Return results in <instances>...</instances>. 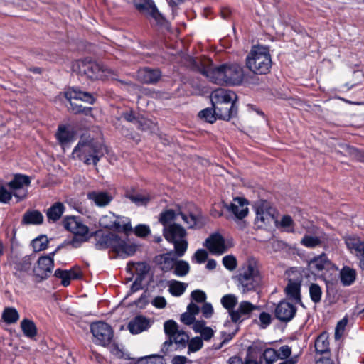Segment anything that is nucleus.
Instances as JSON below:
<instances>
[{
    "label": "nucleus",
    "instance_id": "nucleus-1",
    "mask_svg": "<svg viewBox=\"0 0 364 364\" xmlns=\"http://www.w3.org/2000/svg\"><path fill=\"white\" fill-rule=\"evenodd\" d=\"M191 66L205 76L211 82L219 85H240L244 79L243 68L236 63L215 65L212 60H191Z\"/></svg>",
    "mask_w": 364,
    "mask_h": 364
},
{
    "label": "nucleus",
    "instance_id": "nucleus-2",
    "mask_svg": "<svg viewBox=\"0 0 364 364\" xmlns=\"http://www.w3.org/2000/svg\"><path fill=\"white\" fill-rule=\"evenodd\" d=\"M164 331L166 340L162 343L161 353L166 355L172 351L181 350L186 348L189 335L174 320L164 322Z\"/></svg>",
    "mask_w": 364,
    "mask_h": 364
},
{
    "label": "nucleus",
    "instance_id": "nucleus-3",
    "mask_svg": "<svg viewBox=\"0 0 364 364\" xmlns=\"http://www.w3.org/2000/svg\"><path fill=\"white\" fill-rule=\"evenodd\" d=\"M234 279L242 293L255 291L262 282L257 261L253 257L249 258L239 269Z\"/></svg>",
    "mask_w": 364,
    "mask_h": 364
},
{
    "label": "nucleus",
    "instance_id": "nucleus-4",
    "mask_svg": "<svg viewBox=\"0 0 364 364\" xmlns=\"http://www.w3.org/2000/svg\"><path fill=\"white\" fill-rule=\"evenodd\" d=\"M247 68L255 75H266L271 70L272 61L268 47L254 46L246 57Z\"/></svg>",
    "mask_w": 364,
    "mask_h": 364
},
{
    "label": "nucleus",
    "instance_id": "nucleus-5",
    "mask_svg": "<svg viewBox=\"0 0 364 364\" xmlns=\"http://www.w3.org/2000/svg\"><path fill=\"white\" fill-rule=\"evenodd\" d=\"M106 152V147L93 139H80L73 150L72 156L83 161L86 165L96 166Z\"/></svg>",
    "mask_w": 364,
    "mask_h": 364
},
{
    "label": "nucleus",
    "instance_id": "nucleus-6",
    "mask_svg": "<svg viewBox=\"0 0 364 364\" xmlns=\"http://www.w3.org/2000/svg\"><path fill=\"white\" fill-rule=\"evenodd\" d=\"M163 236L169 243L173 245L174 252L178 257L185 255L188 243L187 232L183 226L173 223L166 228H163Z\"/></svg>",
    "mask_w": 364,
    "mask_h": 364
},
{
    "label": "nucleus",
    "instance_id": "nucleus-7",
    "mask_svg": "<svg viewBox=\"0 0 364 364\" xmlns=\"http://www.w3.org/2000/svg\"><path fill=\"white\" fill-rule=\"evenodd\" d=\"M255 208L256 213L255 223L258 228H263L274 220L275 210L271 207L270 203L267 200L258 201Z\"/></svg>",
    "mask_w": 364,
    "mask_h": 364
},
{
    "label": "nucleus",
    "instance_id": "nucleus-8",
    "mask_svg": "<svg viewBox=\"0 0 364 364\" xmlns=\"http://www.w3.org/2000/svg\"><path fill=\"white\" fill-rule=\"evenodd\" d=\"M90 331L92 333L96 344L102 346L111 343L114 336V331L111 326L104 321H97L90 325Z\"/></svg>",
    "mask_w": 364,
    "mask_h": 364
},
{
    "label": "nucleus",
    "instance_id": "nucleus-9",
    "mask_svg": "<svg viewBox=\"0 0 364 364\" xmlns=\"http://www.w3.org/2000/svg\"><path fill=\"white\" fill-rule=\"evenodd\" d=\"M58 246L55 251L50 252L48 255L39 257L36 265L33 268V274L39 281L46 279L50 277L54 267L53 257L55 252L60 248Z\"/></svg>",
    "mask_w": 364,
    "mask_h": 364
},
{
    "label": "nucleus",
    "instance_id": "nucleus-10",
    "mask_svg": "<svg viewBox=\"0 0 364 364\" xmlns=\"http://www.w3.org/2000/svg\"><path fill=\"white\" fill-rule=\"evenodd\" d=\"M64 228L72 232L73 235L84 237H91L89 228L85 225L81 218L77 216H67L63 220Z\"/></svg>",
    "mask_w": 364,
    "mask_h": 364
},
{
    "label": "nucleus",
    "instance_id": "nucleus-11",
    "mask_svg": "<svg viewBox=\"0 0 364 364\" xmlns=\"http://www.w3.org/2000/svg\"><path fill=\"white\" fill-rule=\"evenodd\" d=\"M133 4L139 12L151 16L157 23H162L165 20L153 0H133Z\"/></svg>",
    "mask_w": 364,
    "mask_h": 364
},
{
    "label": "nucleus",
    "instance_id": "nucleus-12",
    "mask_svg": "<svg viewBox=\"0 0 364 364\" xmlns=\"http://www.w3.org/2000/svg\"><path fill=\"white\" fill-rule=\"evenodd\" d=\"M297 308L285 300L278 303L274 309V316L282 323L291 321L296 316Z\"/></svg>",
    "mask_w": 364,
    "mask_h": 364
},
{
    "label": "nucleus",
    "instance_id": "nucleus-13",
    "mask_svg": "<svg viewBox=\"0 0 364 364\" xmlns=\"http://www.w3.org/2000/svg\"><path fill=\"white\" fill-rule=\"evenodd\" d=\"M35 259V255H26L21 258H16L12 262L14 275L18 277L31 275L33 272L32 264Z\"/></svg>",
    "mask_w": 364,
    "mask_h": 364
},
{
    "label": "nucleus",
    "instance_id": "nucleus-14",
    "mask_svg": "<svg viewBox=\"0 0 364 364\" xmlns=\"http://www.w3.org/2000/svg\"><path fill=\"white\" fill-rule=\"evenodd\" d=\"M117 235L112 232H104L102 230L91 232V237H94L95 240V247L97 250L109 249L112 251Z\"/></svg>",
    "mask_w": 364,
    "mask_h": 364
},
{
    "label": "nucleus",
    "instance_id": "nucleus-15",
    "mask_svg": "<svg viewBox=\"0 0 364 364\" xmlns=\"http://www.w3.org/2000/svg\"><path fill=\"white\" fill-rule=\"evenodd\" d=\"M31 179L28 176L16 174L14 178L8 183L9 188L15 191L13 195L18 198V200H23L27 194V190H22L23 186H28Z\"/></svg>",
    "mask_w": 364,
    "mask_h": 364
},
{
    "label": "nucleus",
    "instance_id": "nucleus-16",
    "mask_svg": "<svg viewBox=\"0 0 364 364\" xmlns=\"http://www.w3.org/2000/svg\"><path fill=\"white\" fill-rule=\"evenodd\" d=\"M204 245L206 246L213 255H221L228 250V247L225 244V240L219 233H214L208 237L205 240Z\"/></svg>",
    "mask_w": 364,
    "mask_h": 364
},
{
    "label": "nucleus",
    "instance_id": "nucleus-17",
    "mask_svg": "<svg viewBox=\"0 0 364 364\" xmlns=\"http://www.w3.org/2000/svg\"><path fill=\"white\" fill-rule=\"evenodd\" d=\"M136 250L137 245L136 244L127 242L126 240L122 239L118 235H117L112 252L118 256L122 258L132 256L136 252Z\"/></svg>",
    "mask_w": 364,
    "mask_h": 364
},
{
    "label": "nucleus",
    "instance_id": "nucleus-18",
    "mask_svg": "<svg viewBox=\"0 0 364 364\" xmlns=\"http://www.w3.org/2000/svg\"><path fill=\"white\" fill-rule=\"evenodd\" d=\"M248 201L242 197H236L233 198L232 203L226 205L228 210L231 213L236 219L242 220L249 212Z\"/></svg>",
    "mask_w": 364,
    "mask_h": 364
},
{
    "label": "nucleus",
    "instance_id": "nucleus-19",
    "mask_svg": "<svg viewBox=\"0 0 364 364\" xmlns=\"http://www.w3.org/2000/svg\"><path fill=\"white\" fill-rule=\"evenodd\" d=\"M237 95L230 90L225 89H217L212 93V103L218 105H232L237 101Z\"/></svg>",
    "mask_w": 364,
    "mask_h": 364
},
{
    "label": "nucleus",
    "instance_id": "nucleus-20",
    "mask_svg": "<svg viewBox=\"0 0 364 364\" xmlns=\"http://www.w3.org/2000/svg\"><path fill=\"white\" fill-rule=\"evenodd\" d=\"M161 77V72L159 69L143 68L138 70L137 78L144 84H155Z\"/></svg>",
    "mask_w": 364,
    "mask_h": 364
},
{
    "label": "nucleus",
    "instance_id": "nucleus-21",
    "mask_svg": "<svg viewBox=\"0 0 364 364\" xmlns=\"http://www.w3.org/2000/svg\"><path fill=\"white\" fill-rule=\"evenodd\" d=\"M103 71L100 65L92 61H82L79 65V72L90 79H97Z\"/></svg>",
    "mask_w": 364,
    "mask_h": 364
},
{
    "label": "nucleus",
    "instance_id": "nucleus-22",
    "mask_svg": "<svg viewBox=\"0 0 364 364\" xmlns=\"http://www.w3.org/2000/svg\"><path fill=\"white\" fill-rule=\"evenodd\" d=\"M150 326L149 320L142 315H139L129 322L127 328L132 334H138L146 331Z\"/></svg>",
    "mask_w": 364,
    "mask_h": 364
},
{
    "label": "nucleus",
    "instance_id": "nucleus-23",
    "mask_svg": "<svg viewBox=\"0 0 364 364\" xmlns=\"http://www.w3.org/2000/svg\"><path fill=\"white\" fill-rule=\"evenodd\" d=\"M258 309L257 306L252 304L251 302L242 301L240 303L237 310L230 312V316L232 321L237 323L240 320L241 316H249L253 310Z\"/></svg>",
    "mask_w": 364,
    "mask_h": 364
},
{
    "label": "nucleus",
    "instance_id": "nucleus-24",
    "mask_svg": "<svg viewBox=\"0 0 364 364\" xmlns=\"http://www.w3.org/2000/svg\"><path fill=\"white\" fill-rule=\"evenodd\" d=\"M315 350L321 355H331L329 336L326 331L321 333L314 342Z\"/></svg>",
    "mask_w": 364,
    "mask_h": 364
},
{
    "label": "nucleus",
    "instance_id": "nucleus-25",
    "mask_svg": "<svg viewBox=\"0 0 364 364\" xmlns=\"http://www.w3.org/2000/svg\"><path fill=\"white\" fill-rule=\"evenodd\" d=\"M229 105H215L217 117L220 119L229 121L231 118L235 117L237 114V106L235 103Z\"/></svg>",
    "mask_w": 364,
    "mask_h": 364
},
{
    "label": "nucleus",
    "instance_id": "nucleus-26",
    "mask_svg": "<svg viewBox=\"0 0 364 364\" xmlns=\"http://www.w3.org/2000/svg\"><path fill=\"white\" fill-rule=\"evenodd\" d=\"M124 196L137 206H146L151 199L149 193L136 192L134 189L127 191Z\"/></svg>",
    "mask_w": 364,
    "mask_h": 364
},
{
    "label": "nucleus",
    "instance_id": "nucleus-27",
    "mask_svg": "<svg viewBox=\"0 0 364 364\" xmlns=\"http://www.w3.org/2000/svg\"><path fill=\"white\" fill-rule=\"evenodd\" d=\"M331 262L325 253L314 257L309 262V267L312 272H319L328 269Z\"/></svg>",
    "mask_w": 364,
    "mask_h": 364
},
{
    "label": "nucleus",
    "instance_id": "nucleus-28",
    "mask_svg": "<svg viewBox=\"0 0 364 364\" xmlns=\"http://www.w3.org/2000/svg\"><path fill=\"white\" fill-rule=\"evenodd\" d=\"M87 198L97 206H107L113 199L111 194L105 191H91L87 193Z\"/></svg>",
    "mask_w": 364,
    "mask_h": 364
},
{
    "label": "nucleus",
    "instance_id": "nucleus-29",
    "mask_svg": "<svg viewBox=\"0 0 364 364\" xmlns=\"http://www.w3.org/2000/svg\"><path fill=\"white\" fill-rule=\"evenodd\" d=\"M156 261L162 272H168L173 269L176 259L172 257L171 252H167L156 257Z\"/></svg>",
    "mask_w": 364,
    "mask_h": 364
},
{
    "label": "nucleus",
    "instance_id": "nucleus-30",
    "mask_svg": "<svg viewBox=\"0 0 364 364\" xmlns=\"http://www.w3.org/2000/svg\"><path fill=\"white\" fill-rule=\"evenodd\" d=\"M287 296L296 303L302 304L301 296V283L289 280L284 289Z\"/></svg>",
    "mask_w": 364,
    "mask_h": 364
},
{
    "label": "nucleus",
    "instance_id": "nucleus-31",
    "mask_svg": "<svg viewBox=\"0 0 364 364\" xmlns=\"http://www.w3.org/2000/svg\"><path fill=\"white\" fill-rule=\"evenodd\" d=\"M65 210V206L62 202H55L46 211V217L49 223L58 221Z\"/></svg>",
    "mask_w": 364,
    "mask_h": 364
},
{
    "label": "nucleus",
    "instance_id": "nucleus-32",
    "mask_svg": "<svg viewBox=\"0 0 364 364\" xmlns=\"http://www.w3.org/2000/svg\"><path fill=\"white\" fill-rule=\"evenodd\" d=\"M340 279L341 284L344 287H348L352 285L357 277L356 271L348 266H344L340 271L339 273Z\"/></svg>",
    "mask_w": 364,
    "mask_h": 364
},
{
    "label": "nucleus",
    "instance_id": "nucleus-33",
    "mask_svg": "<svg viewBox=\"0 0 364 364\" xmlns=\"http://www.w3.org/2000/svg\"><path fill=\"white\" fill-rule=\"evenodd\" d=\"M43 214L37 210H28L23 216L22 223L25 225H41L43 223Z\"/></svg>",
    "mask_w": 364,
    "mask_h": 364
},
{
    "label": "nucleus",
    "instance_id": "nucleus-34",
    "mask_svg": "<svg viewBox=\"0 0 364 364\" xmlns=\"http://www.w3.org/2000/svg\"><path fill=\"white\" fill-rule=\"evenodd\" d=\"M21 328L23 335L28 338H33L38 333L35 323L29 318H23L21 322Z\"/></svg>",
    "mask_w": 364,
    "mask_h": 364
},
{
    "label": "nucleus",
    "instance_id": "nucleus-35",
    "mask_svg": "<svg viewBox=\"0 0 364 364\" xmlns=\"http://www.w3.org/2000/svg\"><path fill=\"white\" fill-rule=\"evenodd\" d=\"M55 136L61 145H65L73 140L74 134L66 126L60 125L58 126Z\"/></svg>",
    "mask_w": 364,
    "mask_h": 364
},
{
    "label": "nucleus",
    "instance_id": "nucleus-36",
    "mask_svg": "<svg viewBox=\"0 0 364 364\" xmlns=\"http://www.w3.org/2000/svg\"><path fill=\"white\" fill-rule=\"evenodd\" d=\"M119 217H116L114 215L112 216L105 215L100 219V225L102 228L119 230L121 228V222Z\"/></svg>",
    "mask_w": 364,
    "mask_h": 364
},
{
    "label": "nucleus",
    "instance_id": "nucleus-37",
    "mask_svg": "<svg viewBox=\"0 0 364 364\" xmlns=\"http://www.w3.org/2000/svg\"><path fill=\"white\" fill-rule=\"evenodd\" d=\"M178 215H181L183 222L188 225V228H193L198 222V215L193 211L180 210Z\"/></svg>",
    "mask_w": 364,
    "mask_h": 364
},
{
    "label": "nucleus",
    "instance_id": "nucleus-38",
    "mask_svg": "<svg viewBox=\"0 0 364 364\" xmlns=\"http://www.w3.org/2000/svg\"><path fill=\"white\" fill-rule=\"evenodd\" d=\"M177 214L172 209L162 211L159 215V222L164 226V228L174 223Z\"/></svg>",
    "mask_w": 364,
    "mask_h": 364
},
{
    "label": "nucleus",
    "instance_id": "nucleus-39",
    "mask_svg": "<svg viewBox=\"0 0 364 364\" xmlns=\"http://www.w3.org/2000/svg\"><path fill=\"white\" fill-rule=\"evenodd\" d=\"M186 287L187 284L177 280L173 279L168 282V291L174 296H181L185 292Z\"/></svg>",
    "mask_w": 364,
    "mask_h": 364
},
{
    "label": "nucleus",
    "instance_id": "nucleus-40",
    "mask_svg": "<svg viewBox=\"0 0 364 364\" xmlns=\"http://www.w3.org/2000/svg\"><path fill=\"white\" fill-rule=\"evenodd\" d=\"M266 344L260 341H254L247 348V355L256 358L258 355H262Z\"/></svg>",
    "mask_w": 364,
    "mask_h": 364
},
{
    "label": "nucleus",
    "instance_id": "nucleus-41",
    "mask_svg": "<svg viewBox=\"0 0 364 364\" xmlns=\"http://www.w3.org/2000/svg\"><path fill=\"white\" fill-rule=\"evenodd\" d=\"M309 293L313 303L316 304L321 302L323 294L321 286L316 283H311L309 286Z\"/></svg>",
    "mask_w": 364,
    "mask_h": 364
},
{
    "label": "nucleus",
    "instance_id": "nucleus-42",
    "mask_svg": "<svg viewBox=\"0 0 364 364\" xmlns=\"http://www.w3.org/2000/svg\"><path fill=\"white\" fill-rule=\"evenodd\" d=\"M19 318L17 310L13 307H6L2 313V319L7 324L16 323Z\"/></svg>",
    "mask_w": 364,
    "mask_h": 364
},
{
    "label": "nucleus",
    "instance_id": "nucleus-43",
    "mask_svg": "<svg viewBox=\"0 0 364 364\" xmlns=\"http://www.w3.org/2000/svg\"><path fill=\"white\" fill-rule=\"evenodd\" d=\"M279 359V355L277 354V351L272 348H264L262 355L259 356V360L263 362L264 360V363L263 364H273Z\"/></svg>",
    "mask_w": 364,
    "mask_h": 364
},
{
    "label": "nucleus",
    "instance_id": "nucleus-44",
    "mask_svg": "<svg viewBox=\"0 0 364 364\" xmlns=\"http://www.w3.org/2000/svg\"><path fill=\"white\" fill-rule=\"evenodd\" d=\"M173 270L176 276L183 277L188 274L190 266L185 260H176Z\"/></svg>",
    "mask_w": 364,
    "mask_h": 364
},
{
    "label": "nucleus",
    "instance_id": "nucleus-45",
    "mask_svg": "<svg viewBox=\"0 0 364 364\" xmlns=\"http://www.w3.org/2000/svg\"><path fill=\"white\" fill-rule=\"evenodd\" d=\"M300 243L307 248H315L322 244V240L319 237L306 234L303 237Z\"/></svg>",
    "mask_w": 364,
    "mask_h": 364
},
{
    "label": "nucleus",
    "instance_id": "nucleus-46",
    "mask_svg": "<svg viewBox=\"0 0 364 364\" xmlns=\"http://www.w3.org/2000/svg\"><path fill=\"white\" fill-rule=\"evenodd\" d=\"M198 117L208 123H213L217 119V114L215 105L213 108H205L198 113Z\"/></svg>",
    "mask_w": 364,
    "mask_h": 364
},
{
    "label": "nucleus",
    "instance_id": "nucleus-47",
    "mask_svg": "<svg viewBox=\"0 0 364 364\" xmlns=\"http://www.w3.org/2000/svg\"><path fill=\"white\" fill-rule=\"evenodd\" d=\"M203 342L200 337L196 336L191 339L189 338L186 346L188 347L187 353L190 355L191 353H196L200 350L203 348Z\"/></svg>",
    "mask_w": 364,
    "mask_h": 364
},
{
    "label": "nucleus",
    "instance_id": "nucleus-48",
    "mask_svg": "<svg viewBox=\"0 0 364 364\" xmlns=\"http://www.w3.org/2000/svg\"><path fill=\"white\" fill-rule=\"evenodd\" d=\"M220 301L223 306L230 313L231 311H234L233 309L237 303V298L234 294H229L223 296Z\"/></svg>",
    "mask_w": 364,
    "mask_h": 364
},
{
    "label": "nucleus",
    "instance_id": "nucleus-49",
    "mask_svg": "<svg viewBox=\"0 0 364 364\" xmlns=\"http://www.w3.org/2000/svg\"><path fill=\"white\" fill-rule=\"evenodd\" d=\"M48 239L46 235H40L32 240V246L34 252H40L48 247Z\"/></svg>",
    "mask_w": 364,
    "mask_h": 364
},
{
    "label": "nucleus",
    "instance_id": "nucleus-50",
    "mask_svg": "<svg viewBox=\"0 0 364 364\" xmlns=\"http://www.w3.org/2000/svg\"><path fill=\"white\" fill-rule=\"evenodd\" d=\"M135 125L139 129L142 131H152L154 124L150 119L144 117H137Z\"/></svg>",
    "mask_w": 364,
    "mask_h": 364
},
{
    "label": "nucleus",
    "instance_id": "nucleus-51",
    "mask_svg": "<svg viewBox=\"0 0 364 364\" xmlns=\"http://www.w3.org/2000/svg\"><path fill=\"white\" fill-rule=\"evenodd\" d=\"M90 238L77 235H73L70 240H65L63 245L70 246L73 248L80 247L82 243L87 242Z\"/></svg>",
    "mask_w": 364,
    "mask_h": 364
},
{
    "label": "nucleus",
    "instance_id": "nucleus-52",
    "mask_svg": "<svg viewBox=\"0 0 364 364\" xmlns=\"http://www.w3.org/2000/svg\"><path fill=\"white\" fill-rule=\"evenodd\" d=\"M85 92L77 87H70L65 92V96L68 101H70L72 99L81 100Z\"/></svg>",
    "mask_w": 364,
    "mask_h": 364
},
{
    "label": "nucleus",
    "instance_id": "nucleus-53",
    "mask_svg": "<svg viewBox=\"0 0 364 364\" xmlns=\"http://www.w3.org/2000/svg\"><path fill=\"white\" fill-rule=\"evenodd\" d=\"M347 247L354 251L355 253L360 252V250L364 247V241H361L358 238H350L346 241Z\"/></svg>",
    "mask_w": 364,
    "mask_h": 364
},
{
    "label": "nucleus",
    "instance_id": "nucleus-54",
    "mask_svg": "<svg viewBox=\"0 0 364 364\" xmlns=\"http://www.w3.org/2000/svg\"><path fill=\"white\" fill-rule=\"evenodd\" d=\"M55 277L61 279V283L64 287H68L70 284V279L68 270L57 269L54 273Z\"/></svg>",
    "mask_w": 364,
    "mask_h": 364
},
{
    "label": "nucleus",
    "instance_id": "nucleus-55",
    "mask_svg": "<svg viewBox=\"0 0 364 364\" xmlns=\"http://www.w3.org/2000/svg\"><path fill=\"white\" fill-rule=\"evenodd\" d=\"M162 357L163 355L141 358L135 364H164Z\"/></svg>",
    "mask_w": 364,
    "mask_h": 364
},
{
    "label": "nucleus",
    "instance_id": "nucleus-56",
    "mask_svg": "<svg viewBox=\"0 0 364 364\" xmlns=\"http://www.w3.org/2000/svg\"><path fill=\"white\" fill-rule=\"evenodd\" d=\"M223 264L227 269L232 271L237 267V259L232 255H226L223 258Z\"/></svg>",
    "mask_w": 364,
    "mask_h": 364
},
{
    "label": "nucleus",
    "instance_id": "nucleus-57",
    "mask_svg": "<svg viewBox=\"0 0 364 364\" xmlns=\"http://www.w3.org/2000/svg\"><path fill=\"white\" fill-rule=\"evenodd\" d=\"M134 232L137 237H144L150 234L151 230L149 225L139 224L134 228Z\"/></svg>",
    "mask_w": 364,
    "mask_h": 364
},
{
    "label": "nucleus",
    "instance_id": "nucleus-58",
    "mask_svg": "<svg viewBox=\"0 0 364 364\" xmlns=\"http://www.w3.org/2000/svg\"><path fill=\"white\" fill-rule=\"evenodd\" d=\"M69 102L70 104V109L75 114L84 113L85 114L88 115L91 112V107H83L82 105H77L72 102L71 100Z\"/></svg>",
    "mask_w": 364,
    "mask_h": 364
},
{
    "label": "nucleus",
    "instance_id": "nucleus-59",
    "mask_svg": "<svg viewBox=\"0 0 364 364\" xmlns=\"http://www.w3.org/2000/svg\"><path fill=\"white\" fill-rule=\"evenodd\" d=\"M208 258V252L204 249H198L194 253L192 260H196V263L202 264L204 263Z\"/></svg>",
    "mask_w": 364,
    "mask_h": 364
},
{
    "label": "nucleus",
    "instance_id": "nucleus-60",
    "mask_svg": "<svg viewBox=\"0 0 364 364\" xmlns=\"http://www.w3.org/2000/svg\"><path fill=\"white\" fill-rule=\"evenodd\" d=\"M136 270L137 272L136 278L143 280L145 276L148 274L149 267L144 262H139L137 263Z\"/></svg>",
    "mask_w": 364,
    "mask_h": 364
},
{
    "label": "nucleus",
    "instance_id": "nucleus-61",
    "mask_svg": "<svg viewBox=\"0 0 364 364\" xmlns=\"http://www.w3.org/2000/svg\"><path fill=\"white\" fill-rule=\"evenodd\" d=\"M348 319L345 317L341 319L336 325L335 330V338L338 339L344 331L345 327L347 325Z\"/></svg>",
    "mask_w": 364,
    "mask_h": 364
},
{
    "label": "nucleus",
    "instance_id": "nucleus-62",
    "mask_svg": "<svg viewBox=\"0 0 364 364\" xmlns=\"http://www.w3.org/2000/svg\"><path fill=\"white\" fill-rule=\"evenodd\" d=\"M191 296L193 300L198 303L205 302L206 299L205 293L200 289L193 291L191 294Z\"/></svg>",
    "mask_w": 364,
    "mask_h": 364
},
{
    "label": "nucleus",
    "instance_id": "nucleus-63",
    "mask_svg": "<svg viewBox=\"0 0 364 364\" xmlns=\"http://www.w3.org/2000/svg\"><path fill=\"white\" fill-rule=\"evenodd\" d=\"M277 351V354L279 355V358L280 359H287L291 353V348L287 346L284 345L279 348V349Z\"/></svg>",
    "mask_w": 364,
    "mask_h": 364
},
{
    "label": "nucleus",
    "instance_id": "nucleus-64",
    "mask_svg": "<svg viewBox=\"0 0 364 364\" xmlns=\"http://www.w3.org/2000/svg\"><path fill=\"white\" fill-rule=\"evenodd\" d=\"M70 281L72 279H78L82 277V272L79 266H74L70 269L68 270Z\"/></svg>",
    "mask_w": 364,
    "mask_h": 364
}]
</instances>
